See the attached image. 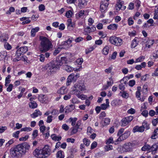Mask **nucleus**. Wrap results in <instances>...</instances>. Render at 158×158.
I'll use <instances>...</instances> for the list:
<instances>
[{
    "mask_svg": "<svg viewBox=\"0 0 158 158\" xmlns=\"http://www.w3.org/2000/svg\"><path fill=\"white\" fill-rule=\"evenodd\" d=\"M40 40L41 42L39 49L41 53L45 52L52 48L51 42L47 38L41 36L40 37Z\"/></svg>",
    "mask_w": 158,
    "mask_h": 158,
    "instance_id": "nucleus-2",
    "label": "nucleus"
},
{
    "mask_svg": "<svg viewBox=\"0 0 158 158\" xmlns=\"http://www.w3.org/2000/svg\"><path fill=\"white\" fill-rule=\"evenodd\" d=\"M158 123V117L156 119H154L152 120V123L153 125L156 126Z\"/></svg>",
    "mask_w": 158,
    "mask_h": 158,
    "instance_id": "nucleus-60",
    "label": "nucleus"
},
{
    "mask_svg": "<svg viewBox=\"0 0 158 158\" xmlns=\"http://www.w3.org/2000/svg\"><path fill=\"white\" fill-rule=\"evenodd\" d=\"M109 81H107V85L108 86H111L113 83V81L112 79L111 78H109Z\"/></svg>",
    "mask_w": 158,
    "mask_h": 158,
    "instance_id": "nucleus-48",
    "label": "nucleus"
},
{
    "mask_svg": "<svg viewBox=\"0 0 158 158\" xmlns=\"http://www.w3.org/2000/svg\"><path fill=\"white\" fill-rule=\"evenodd\" d=\"M112 149V146L111 145H110L106 146L105 150L106 151H108L109 150Z\"/></svg>",
    "mask_w": 158,
    "mask_h": 158,
    "instance_id": "nucleus-64",
    "label": "nucleus"
},
{
    "mask_svg": "<svg viewBox=\"0 0 158 158\" xmlns=\"http://www.w3.org/2000/svg\"><path fill=\"white\" fill-rule=\"evenodd\" d=\"M83 142L84 144L86 146H88L90 144V141L86 138H85L83 139Z\"/></svg>",
    "mask_w": 158,
    "mask_h": 158,
    "instance_id": "nucleus-36",
    "label": "nucleus"
},
{
    "mask_svg": "<svg viewBox=\"0 0 158 158\" xmlns=\"http://www.w3.org/2000/svg\"><path fill=\"white\" fill-rule=\"evenodd\" d=\"M130 135V132L129 131H126L124 133L120 135L118 138L114 141V144H117L118 142H121L127 138Z\"/></svg>",
    "mask_w": 158,
    "mask_h": 158,
    "instance_id": "nucleus-7",
    "label": "nucleus"
},
{
    "mask_svg": "<svg viewBox=\"0 0 158 158\" xmlns=\"http://www.w3.org/2000/svg\"><path fill=\"white\" fill-rule=\"evenodd\" d=\"M57 61L52 60L42 68L43 70H47L48 75H51L58 69L61 64Z\"/></svg>",
    "mask_w": 158,
    "mask_h": 158,
    "instance_id": "nucleus-3",
    "label": "nucleus"
},
{
    "mask_svg": "<svg viewBox=\"0 0 158 158\" xmlns=\"http://www.w3.org/2000/svg\"><path fill=\"white\" fill-rule=\"evenodd\" d=\"M112 68V67H110L108 69H106L105 70V72L107 73H110L111 72Z\"/></svg>",
    "mask_w": 158,
    "mask_h": 158,
    "instance_id": "nucleus-59",
    "label": "nucleus"
},
{
    "mask_svg": "<svg viewBox=\"0 0 158 158\" xmlns=\"http://www.w3.org/2000/svg\"><path fill=\"white\" fill-rule=\"evenodd\" d=\"M117 55V52H114L112 54L110 58L109 59V60H114L116 58Z\"/></svg>",
    "mask_w": 158,
    "mask_h": 158,
    "instance_id": "nucleus-49",
    "label": "nucleus"
},
{
    "mask_svg": "<svg viewBox=\"0 0 158 158\" xmlns=\"http://www.w3.org/2000/svg\"><path fill=\"white\" fill-rule=\"evenodd\" d=\"M61 50V48H58L56 49H55L53 52V55L55 56L56 55L59 53Z\"/></svg>",
    "mask_w": 158,
    "mask_h": 158,
    "instance_id": "nucleus-44",
    "label": "nucleus"
},
{
    "mask_svg": "<svg viewBox=\"0 0 158 158\" xmlns=\"http://www.w3.org/2000/svg\"><path fill=\"white\" fill-rule=\"evenodd\" d=\"M133 117L132 116L126 117L123 118L121 121V126H125L128 125L132 120Z\"/></svg>",
    "mask_w": 158,
    "mask_h": 158,
    "instance_id": "nucleus-9",
    "label": "nucleus"
},
{
    "mask_svg": "<svg viewBox=\"0 0 158 158\" xmlns=\"http://www.w3.org/2000/svg\"><path fill=\"white\" fill-rule=\"evenodd\" d=\"M63 68L66 71L68 72H71L74 69L73 68L71 67L70 66L66 64H64L63 65Z\"/></svg>",
    "mask_w": 158,
    "mask_h": 158,
    "instance_id": "nucleus-18",
    "label": "nucleus"
},
{
    "mask_svg": "<svg viewBox=\"0 0 158 158\" xmlns=\"http://www.w3.org/2000/svg\"><path fill=\"white\" fill-rule=\"evenodd\" d=\"M81 123L80 122H77L76 125L72 127L71 131L72 134H75L77 133L78 131V129H80V131L82 130V128L80 127Z\"/></svg>",
    "mask_w": 158,
    "mask_h": 158,
    "instance_id": "nucleus-11",
    "label": "nucleus"
},
{
    "mask_svg": "<svg viewBox=\"0 0 158 158\" xmlns=\"http://www.w3.org/2000/svg\"><path fill=\"white\" fill-rule=\"evenodd\" d=\"M109 40L111 44L117 46H120L123 44L122 40L115 36L110 37Z\"/></svg>",
    "mask_w": 158,
    "mask_h": 158,
    "instance_id": "nucleus-6",
    "label": "nucleus"
},
{
    "mask_svg": "<svg viewBox=\"0 0 158 158\" xmlns=\"http://www.w3.org/2000/svg\"><path fill=\"white\" fill-rule=\"evenodd\" d=\"M117 25L116 24H111L109 25L107 27L108 29L110 30H114L117 28Z\"/></svg>",
    "mask_w": 158,
    "mask_h": 158,
    "instance_id": "nucleus-30",
    "label": "nucleus"
},
{
    "mask_svg": "<svg viewBox=\"0 0 158 158\" xmlns=\"http://www.w3.org/2000/svg\"><path fill=\"white\" fill-rule=\"evenodd\" d=\"M109 48L107 46H106L103 48L102 50V52L103 54L107 55L108 53Z\"/></svg>",
    "mask_w": 158,
    "mask_h": 158,
    "instance_id": "nucleus-25",
    "label": "nucleus"
},
{
    "mask_svg": "<svg viewBox=\"0 0 158 158\" xmlns=\"http://www.w3.org/2000/svg\"><path fill=\"white\" fill-rule=\"evenodd\" d=\"M22 154H23V152L19 145L13 148L10 151V155L14 158H18Z\"/></svg>",
    "mask_w": 158,
    "mask_h": 158,
    "instance_id": "nucleus-5",
    "label": "nucleus"
},
{
    "mask_svg": "<svg viewBox=\"0 0 158 158\" xmlns=\"http://www.w3.org/2000/svg\"><path fill=\"white\" fill-rule=\"evenodd\" d=\"M51 137L53 140L55 141H59L61 139V137L60 136H57L55 134H52Z\"/></svg>",
    "mask_w": 158,
    "mask_h": 158,
    "instance_id": "nucleus-27",
    "label": "nucleus"
},
{
    "mask_svg": "<svg viewBox=\"0 0 158 158\" xmlns=\"http://www.w3.org/2000/svg\"><path fill=\"white\" fill-rule=\"evenodd\" d=\"M135 84V81L134 80L130 81L129 82V85L131 86H133Z\"/></svg>",
    "mask_w": 158,
    "mask_h": 158,
    "instance_id": "nucleus-61",
    "label": "nucleus"
},
{
    "mask_svg": "<svg viewBox=\"0 0 158 158\" xmlns=\"http://www.w3.org/2000/svg\"><path fill=\"white\" fill-rule=\"evenodd\" d=\"M72 14V12L71 10H69L66 12L65 15L67 18H70L71 17Z\"/></svg>",
    "mask_w": 158,
    "mask_h": 158,
    "instance_id": "nucleus-45",
    "label": "nucleus"
},
{
    "mask_svg": "<svg viewBox=\"0 0 158 158\" xmlns=\"http://www.w3.org/2000/svg\"><path fill=\"white\" fill-rule=\"evenodd\" d=\"M124 4V2L123 1L122 2H119L117 3L116 4L117 7L119 8V9H121L122 10H124L126 8V6H124L122 7L123 5Z\"/></svg>",
    "mask_w": 158,
    "mask_h": 158,
    "instance_id": "nucleus-20",
    "label": "nucleus"
},
{
    "mask_svg": "<svg viewBox=\"0 0 158 158\" xmlns=\"http://www.w3.org/2000/svg\"><path fill=\"white\" fill-rule=\"evenodd\" d=\"M87 4L85 0H80L78 4V6L81 8L84 7Z\"/></svg>",
    "mask_w": 158,
    "mask_h": 158,
    "instance_id": "nucleus-19",
    "label": "nucleus"
},
{
    "mask_svg": "<svg viewBox=\"0 0 158 158\" xmlns=\"http://www.w3.org/2000/svg\"><path fill=\"white\" fill-rule=\"evenodd\" d=\"M81 92L78 95H77V96L79 98L81 99L82 100H84L86 99L87 96L83 94H81Z\"/></svg>",
    "mask_w": 158,
    "mask_h": 158,
    "instance_id": "nucleus-28",
    "label": "nucleus"
},
{
    "mask_svg": "<svg viewBox=\"0 0 158 158\" xmlns=\"http://www.w3.org/2000/svg\"><path fill=\"white\" fill-rule=\"evenodd\" d=\"M71 98V95L70 94H68L65 95L64 97V100H69Z\"/></svg>",
    "mask_w": 158,
    "mask_h": 158,
    "instance_id": "nucleus-62",
    "label": "nucleus"
},
{
    "mask_svg": "<svg viewBox=\"0 0 158 158\" xmlns=\"http://www.w3.org/2000/svg\"><path fill=\"white\" fill-rule=\"evenodd\" d=\"M113 143V138L112 137H110L106 141V144H110Z\"/></svg>",
    "mask_w": 158,
    "mask_h": 158,
    "instance_id": "nucleus-47",
    "label": "nucleus"
},
{
    "mask_svg": "<svg viewBox=\"0 0 158 158\" xmlns=\"http://www.w3.org/2000/svg\"><path fill=\"white\" fill-rule=\"evenodd\" d=\"M41 112L39 110H35L34 113L31 115L32 118H35L39 115H41Z\"/></svg>",
    "mask_w": 158,
    "mask_h": 158,
    "instance_id": "nucleus-16",
    "label": "nucleus"
},
{
    "mask_svg": "<svg viewBox=\"0 0 158 158\" xmlns=\"http://www.w3.org/2000/svg\"><path fill=\"white\" fill-rule=\"evenodd\" d=\"M106 116V114L105 112H102L100 114L99 118L101 119L103 118L104 117Z\"/></svg>",
    "mask_w": 158,
    "mask_h": 158,
    "instance_id": "nucleus-50",
    "label": "nucleus"
},
{
    "mask_svg": "<svg viewBox=\"0 0 158 158\" xmlns=\"http://www.w3.org/2000/svg\"><path fill=\"white\" fill-rule=\"evenodd\" d=\"M138 42L136 41V40L135 39H134L131 44V47L132 48H135L138 44Z\"/></svg>",
    "mask_w": 158,
    "mask_h": 158,
    "instance_id": "nucleus-32",
    "label": "nucleus"
},
{
    "mask_svg": "<svg viewBox=\"0 0 158 158\" xmlns=\"http://www.w3.org/2000/svg\"><path fill=\"white\" fill-rule=\"evenodd\" d=\"M45 9V6L43 4H41L39 6V11H42L44 10Z\"/></svg>",
    "mask_w": 158,
    "mask_h": 158,
    "instance_id": "nucleus-42",
    "label": "nucleus"
},
{
    "mask_svg": "<svg viewBox=\"0 0 158 158\" xmlns=\"http://www.w3.org/2000/svg\"><path fill=\"white\" fill-rule=\"evenodd\" d=\"M108 4L107 3L101 4L100 6V10L102 12H104L107 8Z\"/></svg>",
    "mask_w": 158,
    "mask_h": 158,
    "instance_id": "nucleus-17",
    "label": "nucleus"
},
{
    "mask_svg": "<svg viewBox=\"0 0 158 158\" xmlns=\"http://www.w3.org/2000/svg\"><path fill=\"white\" fill-rule=\"evenodd\" d=\"M158 138V128L155 130L151 136V138L153 139H155Z\"/></svg>",
    "mask_w": 158,
    "mask_h": 158,
    "instance_id": "nucleus-21",
    "label": "nucleus"
},
{
    "mask_svg": "<svg viewBox=\"0 0 158 158\" xmlns=\"http://www.w3.org/2000/svg\"><path fill=\"white\" fill-rule=\"evenodd\" d=\"M66 89L64 87H61L58 91V93L61 94H63L67 93Z\"/></svg>",
    "mask_w": 158,
    "mask_h": 158,
    "instance_id": "nucleus-26",
    "label": "nucleus"
},
{
    "mask_svg": "<svg viewBox=\"0 0 158 158\" xmlns=\"http://www.w3.org/2000/svg\"><path fill=\"white\" fill-rule=\"evenodd\" d=\"M150 146L148 144H146L143 146L141 150L142 151H150Z\"/></svg>",
    "mask_w": 158,
    "mask_h": 158,
    "instance_id": "nucleus-29",
    "label": "nucleus"
},
{
    "mask_svg": "<svg viewBox=\"0 0 158 158\" xmlns=\"http://www.w3.org/2000/svg\"><path fill=\"white\" fill-rule=\"evenodd\" d=\"M5 48L7 50H9L11 49V46L8 43H6L4 45Z\"/></svg>",
    "mask_w": 158,
    "mask_h": 158,
    "instance_id": "nucleus-40",
    "label": "nucleus"
},
{
    "mask_svg": "<svg viewBox=\"0 0 158 158\" xmlns=\"http://www.w3.org/2000/svg\"><path fill=\"white\" fill-rule=\"evenodd\" d=\"M27 51L28 48L27 47L24 46L21 47L17 50L16 56L17 57L19 56L21 54L26 53Z\"/></svg>",
    "mask_w": 158,
    "mask_h": 158,
    "instance_id": "nucleus-10",
    "label": "nucleus"
},
{
    "mask_svg": "<svg viewBox=\"0 0 158 158\" xmlns=\"http://www.w3.org/2000/svg\"><path fill=\"white\" fill-rule=\"evenodd\" d=\"M76 62L78 64L81 65L83 62V59L82 58H78L76 60Z\"/></svg>",
    "mask_w": 158,
    "mask_h": 158,
    "instance_id": "nucleus-52",
    "label": "nucleus"
},
{
    "mask_svg": "<svg viewBox=\"0 0 158 158\" xmlns=\"http://www.w3.org/2000/svg\"><path fill=\"white\" fill-rule=\"evenodd\" d=\"M128 24L131 26L134 23V21L131 18H129L128 20Z\"/></svg>",
    "mask_w": 158,
    "mask_h": 158,
    "instance_id": "nucleus-56",
    "label": "nucleus"
},
{
    "mask_svg": "<svg viewBox=\"0 0 158 158\" xmlns=\"http://www.w3.org/2000/svg\"><path fill=\"white\" fill-rule=\"evenodd\" d=\"M29 106L30 108L34 109L37 107V105L35 102L33 101L29 103Z\"/></svg>",
    "mask_w": 158,
    "mask_h": 158,
    "instance_id": "nucleus-23",
    "label": "nucleus"
},
{
    "mask_svg": "<svg viewBox=\"0 0 158 158\" xmlns=\"http://www.w3.org/2000/svg\"><path fill=\"white\" fill-rule=\"evenodd\" d=\"M19 145L23 152V154H24L26 152V150H28L30 148V145L26 143L19 144Z\"/></svg>",
    "mask_w": 158,
    "mask_h": 158,
    "instance_id": "nucleus-12",
    "label": "nucleus"
},
{
    "mask_svg": "<svg viewBox=\"0 0 158 158\" xmlns=\"http://www.w3.org/2000/svg\"><path fill=\"white\" fill-rule=\"evenodd\" d=\"M15 10V9L13 7H10L9 10L6 12V14L10 15L12 12H14Z\"/></svg>",
    "mask_w": 158,
    "mask_h": 158,
    "instance_id": "nucleus-39",
    "label": "nucleus"
},
{
    "mask_svg": "<svg viewBox=\"0 0 158 158\" xmlns=\"http://www.w3.org/2000/svg\"><path fill=\"white\" fill-rule=\"evenodd\" d=\"M52 117L51 115L48 116L47 117L46 122L47 123H50L52 121Z\"/></svg>",
    "mask_w": 158,
    "mask_h": 158,
    "instance_id": "nucleus-57",
    "label": "nucleus"
},
{
    "mask_svg": "<svg viewBox=\"0 0 158 158\" xmlns=\"http://www.w3.org/2000/svg\"><path fill=\"white\" fill-rule=\"evenodd\" d=\"M144 130V127L142 126L140 127L136 126L134 127L133 130V131L135 133L136 132H143Z\"/></svg>",
    "mask_w": 158,
    "mask_h": 158,
    "instance_id": "nucleus-14",
    "label": "nucleus"
},
{
    "mask_svg": "<svg viewBox=\"0 0 158 158\" xmlns=\"http://www.w3.org/2000/svg\"><path fill=\"white\" fill-rule=\"evenodd\" d=\"M51 153V149L48 145H45L42 149H35L33 152V155L37 158H45L50 156Z\"/></svg>",
    "mask_w": 158,
    "mask_h": 158,
    "instance_id": "nucleus-1",
    "label": "nucleus"
},
{
    "mask_svg": "<svg viewBox=\"0 0 158 158\" xmlns=\"http://www.w3.org/2000/svg\"><path fill=\"white\" fill-rule=\"evenodd\" d=\"M40 60L41 62H43L45 59V57L44 55L42 54H41L40 56Z\"/></svg>",
    "mask_w": 158,
    "mask_h": 158,
    "instance_id": "nucleus-58",
    "label": "nucleus"
},
{
    "mask_svg": "<svg viewBox=\"0 0 158 158\" xmlns=\"http://www.w3.org/2000/svg\"><path fill=\"white\" fill-rule=\"evenodd\" d=\"M56 156L57 158H64V152L61 150L58 151L56 154Z\"/></svg>",
    "mask_w": 158,
    "mask_h": 158,
    "instance_id": "nucleus-22",
    "label": "nucleus"
},
{
    "mask_svg": "<svg viewBox=\"0 0 158 158\" xmlns=\"http://www.w3.org/2000/svg\"><path fill=\"white\" fill-rule=\"evenodd\" d=\"M104 123L102 125L103 126H105L109 124L110 122V119L108 118H105L104 120Z\"/></svg>",
    "mask_w": 158,
    "mask_h": 158,
    "instance_id": "nucleus-35",
    "label": "nucleus"
},
{
    "mask_svg": "<svg viewBox=\"0 0 158 158\" xmlns=\"http://www.w3.org/2000/svg\"><path fill=\"white\" fill-rule=\"evenodd\" d=\"M44 97V95L43 94L39 96V100L42 103H44L45 102V99Z\"/></svg>",
    "mask_w": 158,
    "mask_h": 158,
    "instance_id": "nucleus-33",
    "label": "nucleus"
},
{
    "mask_svg": "<svg viewBox=\"0 0 158 158\" xmlns=\"http://www.w3.org/2000/svg\"><path fill=\"white\" fill-rule=\"evenodd\" d=\"M75 79V77H74V74H70L68 77L67 81L66 82V85L67 86H69L70 85L71 83L74 81L75 82L76 80V79Z\"/></svg>",
    "mask_w": 158,
    "mask_h": 158,
    "instance_id": "nucleus-13",
    "label": "nucleus"
},
{
    "mask_svg": "<svg viewBox=\"0 0 158 158\" xmlns=\"http://www.w3.org/2000/svg\"><path fill=\"white\" fill-rule=\"evenodd\" d=\"M67 27L68 29H70V27H73V25L72 24L71 19H68L67 21Z\"/></svg>",
    "mask_w": 158,
    "mask_h": 158,
    "instance_id": "nucleus-34",
    "label": "nucleus"
},
{
    "mask_svg": "<svg viewBox=\"0 0 158 158\" xmlns=\"http://www.w3.org/2000/svg\"><path fill=\"white\" fill-rule=\"evenodd\" d=\"M11 77V76L10 75H8L6 78V80H5V85L6 86H7V85L8 84H9L10 81L9 79Z\"/></svg>",
    "mask_w": 158,
    "mask_h": 158,
    "instance_id": "nucleus-37",
    "label": "nucleus"
},
{
    "mask_svg": "<svg viewBox=\"0 0 158 158\" xmlns=\"http://www.w3.org/2000/svg\"><path fill=\"white\" fill-rule=\"evenodd\" d=\"M85 90V86L84 84L80 83H77L71 88L70 93L72 94L77 95L81 91Z\"/></svg>",
    "mask_w": 158,
    "mask_h": 158,
    "instance_id": "nucleus-4",
    "label": "nucleus"
},
{
    "mask_svg": "<svg viewBox=\"0 0 158 158\" xmlns=\"http://www.w3.org/2000/svg\"><path fill=\"white\" fill-rule=\"evenodd\" d=\"M77 120V118H70L69 119V121L71 122V125L73 126L75 125L76 122Z\"/></svg>",
    "mask_w": 158,
    "mask_h": 158,
    "instance_id": "nucleus-31",
    "label": "nucleus"
},
{
    "mask_svg": "<svg viewBox=\"0 0 158 158\" xmlns=\"http://www.w3.org/2000/svg\"><path fill=\"white\" fill-rule=\"evenodd\" d=\"M135 110L132 108H131L127 111V113H128L131 114H133L135 113Z\"/></svg>",
    "mask_w": 158,
    "mask_h": 158,
    "instance_id": "nucleus-54",
    "label": "nucleus"
},
{
    "mask_svg": "<svg viewBox=\"0 0 158 158\" xmlns=\"http://www.w3.org/2000/svg\"><path fill=\"white\" fill-rule=\"evenodd\" d=\"M14 141L13 139H11L10 140L6 143L5 147L7 148L9 147L10 145H11L14 143Z\"/></svg>",
    "mask_w": 158,
    "mask_h": 158,
    "instance_id": "nucleus-41",
    "label": "nucleus"
},
{
    "mask_svg": "<svg viewBox=\"0 0 158 158\" xmlns=\"http://www.w3.org/2000/svg\"><path fill=\"white\" fill-rule=\"evenodd\" d=\"M158 146L156 144H154L151 147L150 146V152L152 154H154L157 150Z\"/></svg>",
    "mask_w": 158,
    "mask_h": 158,
    "instance_id": "nucleus-15",
    "label": "nucleus"
},
{
    "mask_svg": "<svg viewBox=\"0 0 158 158\" xmlns=\"http://www.w3.org/2000/svg\"><path fill=\"white\" fill-rule=\"evenodd\" d=\"M145 58L144 56H141L139 58H137L136 60V61H135V63L138 62H141Z\"/></svg>",
    "mask_w": 158,
    "mask_h": 158,
    "instance_id": "nucleus-51",
    "label": "nucleus"
},
{
    "mask_svg": "<svg viewBox=\"0 0 158 158\" xmlns=\"http://www.w3.org/2000/svg\"><path fill=\"white\" fill-rule=\"evenodd\" d=\"M147 43H148V44H148H148H146L145 45L146 47H148V48H150L151 46V45H152V44H154V41L153 40H149L147 42Z\"/></svg>",
    "mask_w": 158,
    "mask_h": 158,
    "instance_id": "nucleus-38",
    "label": "nucleus"
},
{
    "mask_svg": "<svg viewBox=\"0 0 158 158\" xmlns=\"http://www.w3.org/2000/svg\"><path fill=\"white\" fill-rule=\"evenodd\" d=\"M29 137V136L28 135H26L24 137H22L19 138V140L20 141H25L27 140Z\"/></svg>",
    "mask_w": 158,
    "mask_h": 158,
    "instance_id": "nucleus-46",
    "label": "nucleus"
},
{
    "mask_svg": "<svg viewBox=\"0 0 158 158\" xmlns=\"http://www.w3.org/2000/svg\"><path fill=\"white\" fill-rule=\"evenodd\" d=\"M135 145L134 143L129 142L125 143L123 146V148L125 152H129L132 151Z\"/></svg>",
    "mask_w": 158,
    "mask_h": 158,
    "instance_id": "nucleus-8",
    "label": "nucleus"
},
{
    "mask_svg": "<svg viewBox=\"0 0 158 158\" xmlns=\"http://www.w3.org/2000/svg\"><path fill=\"white\" fill-rule=\"evenodd\" d=\"M97 145V143L96 142H93L91 144V149H93L95 148Z\"/></svg>",
    "mask_w": 158,
    "mask_h": 158,
    "instance_id": "nucleus-63",
    "label": "nucleus"
},
{
    "mask_svg": "<svg viewBox=\"0 0 158 158\" xmlns=\"http://www.w3.org/2000/svg\"><path fill=\"white\" fill-rule=\"evenodd\" d=\"M39 30V27H36L32 29L31 31V35L34 37L35 35V33L36 32L38 31Z\"/></svg>",
    "mask_w": 158,
    "mask_h": 158,
    "instance_id": "nucleus-24",
    "label": "nucleus"
},
{
    "mask_svg": "<svg viewBox=\"0 0 158 158\" xmlns=\"http://www.w3.org/2000/svg\"><path fill=\"white\" fill-rule=\"evenodd\" d=\"M73 104H78L79 103V101L76 98H73L71 100Z\"/></svg>",
    "mask_w": 158,
    "mask_h": 158,
    "instance_id": "nucleus-53",
    "label": "nucleus"
},
{
    "mask_svg": "<svg viewBox=\"0 0 158 158\" xmlns=\"http://www.w3.org/2000/svg\"><path fill=\"white\" fill-rule=\"evenodd\" d=\"M109 106H108L106 104H103L101 105L100 107L102 109L105 110Z\"/></svg>",
    "mask_w": 158,
    "mask_h": 158,
    "instance_id": "nucleus-55",
    "label": "nucleus"
},
{
    "mask_svg": "<svg viewBox=\"0 0 158 158\" xmlns=\"http://www.w3.org/2000/svg\"><path fill=\"white\" fill-rule=\"evenodd\" d=\"M148 91V86L147 85H144L143 88V92L144 93L146 94Z\"/></svg>",
    "mask_w": 158,
    "mask_h": 158,
    "instance_id": "nucleus-43",
    "label": "nucleus"
}]
</instances>
